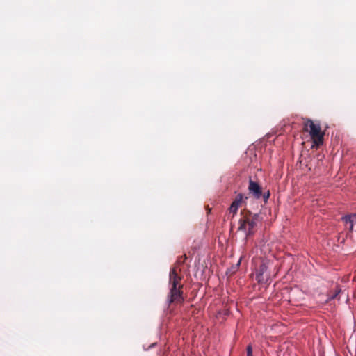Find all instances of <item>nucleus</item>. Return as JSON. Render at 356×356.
I'll return each instance as SVG.
<instances>
[{"label":"nucleus","instance_id":"nucleus-7","mask_svg":"<svg viewBox=\"0 0 356 356\" xmlns=\"http://www.w3.org/2000/svg\"><path fill=\"white\" fill-rule=\"evenodd\" d=\"M341 220L343 222H351L355 225L356 224V214H351L343 216L341 218Z\"/></svg>","mask_w":356,"mask_h":356},{"label":"nucleus","instance_id":"nucleus-12","mask_svg":"<svg viewBox=\"0 0 356 356\" xmlns=\"http://www.w3.org/2000/svg\"><path fill=\"white\" fill-rule=\"evenodd\" d=\"M247 350V356H253L252 355V348L251 345H248L246 348Z\"/></svg>","mask_w":356,"mask_h":356},{"label":"nucleus","instance_id":"nucleus-4","mask_svg":"<svg viewBox=\"0 0 356 356\" xmlns=\"http://www.w3.org/2000/svg\"><path fill=\"white\" fill-rule=\"evenodd\" d=\"M248 191L255 199H259L262 195V189L261 186L251 179L249 180Z\"/></svg>","mask_w":356,"mask_h":356},{"label":"nucleus","instance_id":"nucleus-13","mask_svg":"<svg viewBox=\"0 0 356 356\" xmlns=\"http://www.w3.org/2000/svg\"><path fill=\"white\" fill-rule=\"evenodd\" d=\"M347 229H348L350 232L353 230L354 225L351 222H344Z\"/></svg>","mask_w":356,"mask_h":356},{"label":"nucleus","instance_id":"nucleus-5","mask_svg":"<svg viewBox=\"0 0 356 356\" xmlns=\"http://www.w3.org/2000/svg\"><path fill=\"white\" fill-rule=\"evenodd\" d=\"M243 200V195L241 193L238 194L232 204L229 208V213H232V218L237 213L238 209L239 207L241 205V203Z\"/></svg>","mask_w":356,"mask_h":356},{"label":"nucleus","instance_id":"nucleus-8","mask_svg":"<svg viewBox=\"0 0 356 356\" xmlns=\"http://www.w3.org/2000/svg\"><path fill=\"white\" fill-rule=\"evenodd\" d=\"M267 270V266L265 264L260 265L258 272L257 273H261L264 275V273Z\"/></svg>","mask_w":356,"mask_h":356},{"label":"nucleus","instance_id":"nucleus-6","mask_svg":"<svg viewBox=\"0 0 356 356\" xmlns=\"http://www.w3.org/2000/svg\"><path fill=\"white\" fill-rule=\"evenodd\" d=\"M181 277L178 275L175 268H172L170 272V284L171 287H179V286H182L181 284Z\"/></svg>","mask_w":356,"mask_h":356},{"label":"nucleus","instance_id":"nucleus-11","mask_svg":"<svg viewBox=\"0 0 356 356\" xmlns=\"http://www.w3.org/2000/svg\"><path fill=\"white\" fill-rule=\"evenodd\" d=\"M341 292L340 289H337L335 293L333 295H331L329 298L330 300L334 299L337 297L338 294Z\"/></svg>","mask_w":356,"mask_h":356},{"label":"nucleus","instance_id":"nucleus-10","mask_svg":"<svg viewBox=\"0 0 356 356\" xmlns=\"http://www.w3.org/2000/svg\"><path fill=\"white\" fill-rule=\"evenodd\" d=\"M256 280L259 283L264 282L265 279L264 277V275H261V273H257L256 275Z\"/></svg>","mask_w":356,"mask_h":356},{"label":"nucleus","instance_id":"nucleus-9","mask_svg":"<svg viewBox=\"0 0 356 356\" xmlns=\"http://www.w3.org/2000/svg\"><path fill=\"white\" fill-rule=\"evenodd\" d=\"M270 191H267L264 192V193H262L261 197H263L264 202H267L268 198L270 197Z\"/></svg>","mask_w":356,"mask_h":356},{"label":"nucleus","instance_id":"nucleus-3","mask_svg":"<svg viewBox=\"0 0 356 356\" xmlns=\"http://www.w3.org/2000/svg\"><path fill=\"white\" fill-rule=\"evenodd\" d=\"M183 286H179V287H171L170 291L168 295V304L170 305L172 303H182L184 302L183 298V291H182Z\"/></svg>","mask_w":356,"mask_h":356},{"label":"nucleus","instance_id":"nucleus-1","mask_svg":"<svg viewBox=\"0 0 356 356\" xmlns=\"http://www.w3.org/2000/svg\"><path fill=\"white\" fill-rule=\"evenodd\" d=\"M241 218L238 221V230L245 232L247 236L253 234L254 229L257 225L259 215L253 214L250 211L244 210L241 211Z\"/></svg>","mask_w":356,"mask_h":356},{"label":"nucleus","instance_id":"nucleus-2","mask_svg":"<svg viewBox=\"0 0 356 356\" xmlns=\"http://www.w3.org/2000/svg\"><path fill=\"white\" fill-rule=\"evenodd\" d=\"M304 130L308 131L314 145L318 147L323 143L324 132L321 131L319 124L307 119L304 123Z\"/></svg>","mask_w":356,"mask_h":356}]
</instances>
